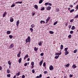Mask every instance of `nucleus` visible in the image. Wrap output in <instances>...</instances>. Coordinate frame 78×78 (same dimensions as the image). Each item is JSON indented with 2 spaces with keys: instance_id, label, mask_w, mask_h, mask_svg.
I'll return each mask as SVG.
<instances>
[{
  "instance_id": "nucleus-1",
  "label": "nucleus",
  "mask_w": 78,
  "mask_h": 78,
  "mask_svg": "<svg viewBox=\"0 0 78 78\" xmlns=\"http://www.w3.org/2000/svg\"><path fill=\"white\" fill-rule=\"evenodd\" d=\"M31 42V38L29 36L26 39L25 42Z\"/></svg>"
},
{
  "instance_id": "nucleus-2",
  "label": "nucleus",
  "mask_w": 78,
  "mask_h": 78,
  "mask_svg": "<svg viewBox=\"0 0 78 78\" xmlns=\"http://www.w3.org/2000/svg\"><path fill=\"white\" fill-rule=\"evenodd\" d=\"M50 19V17H48L47 19L46 20V23H48V22L49 21V20Z\"/></svg>"
},
{
  "instance_id": "nucleus-3",
  "label": "nucleus",
  "mask_w": 78,
  "mask_h": 78,
  "mask_svg": "<svg viewBox=\"0 0 78 78\" xmlns=\"http://www.w3.org/2000/svg\"><path fill=\"white\" fill-rule=\"evenodd\" d=\"M50 19V17H48L47 19L46 20V23H48V22L49 21V20Z\"/></svg>"
},
{
  "instance_id": "nucleus-4",
  "label": "nucleus",
  "mask_w": 78,
  "mask_h": 78,
  "mask_svg": "<svg viewBox=\"0 0 78 78\" xmlns=\"http://www.w3.org/2000/svg\"><path fill=\"white\" fill-rule=\"evenodd\" d=\"M50 70H52L53 69V67L52 65H51L49 67Z\"/></svg>"
},
{
  "instance_id": "nucleus-5",
  "label": "nucleus",
  "mask_w": 78,
  "mask_h": 78,
  "mask_svg": "<svg viewBox=\"0 0 78 78\" xmlns=\"http://www.w3.org/2000/svg\"><path fill=\"white\" fill-rule=\"evenodd\" d=\"M44 62V60H42L39 63V65L40 66H42V63H43V62Z\"/></svg>"
},
{
  "instance_id": "nucleus-6",
  "label": "nucleus",
  "mask_w": 78,
  "mask_h": 78,
  "mask_svg": "<svg viewBox=\"0 0 78 78\" xmlns=\"http://www.w3.org/2000/svg\"><path fill=\"white\" fill-rule=\"evenodd\" d=\"M9 47L10 48H13V47H14V44L13 43L11 44Z\"/></svg>"
},
{
  "instance_id": "nucleus-7",
  "label": "nucleus",
  "mask_w": 78,
  "mask_h": 78,
  "mask_svg": "<svg viewBox=\"0 0 78 78\" xmlns=\"http://www.w3.org/2000/svg\"><path fill=\"white\" fill-rule=\"evenodd\" d=\"M6 14H7V12H4V13L3 14V17H5V16H6Z\"/></svg>"
},
{
  "instance_id": "nucleus-8",
  "label": "nucleus",
  "mask_w": 78,
  "mask_h": 78,
  "mask_svg": "<svg viewBox=\"0 0 78 78\" xmlns=\"http://www.w3.org/2000/svg\"><path fill=\"white\" fill-rule=\"evenodd\" d=\"M20 54H21V52L19 51V53L17 55V57H20Z\"/></svg>"
},
{
  "instance_id": "nucleus-9",
  "label": "nucleus",
  "mask_w": 78,
  "mask_h": 78,
  "mask_svg": "<svg viewBox=\"0 0 78 78\" xmlns=\"http://www.w3.org/2000/svg\"><path fill=\"white\" fill-rule=\"evenodd\" d=\"M19 20H18L16 22V26L17 27L19 26Z\"/></svg>"
},
{
  "instance_id": "nucleus-10",
  "label": "nucleus",
  "mask_w": 78,
  "mask_h": 78,
  "mask_svg": "<svg viewBox=\"0 0 78 78\" xmlns=\"http://www.w3.org/2000/svg\"><path fill=\"white\" fill-rule=\"evenodd\" d=\"M51 6H48L47 8V10H50V9H51Z\"/></svg>"
},
{
  "instance_id": "nucleus-11",
  "label": "nucleus",
  "mask_w": 78,
  "mask_h": 78,
  "mask_svg": "<svg viewBox=\"0 0 78 78\" xmlns=\"http://www.w3.org/2000/svg\"><path fill=\"white\" fill-rule=\"evenodd\" d=\"M18 62L19 63H21V62H22V58H20L19 59Z\"/></svg>"
},
{
  "instance_id": "nucleus-12",
  "label": "nucleus",
  "mask_w": 78,
  "mask_h": 78,
  "mask_svg": "<svg viewBox=\"0 0 78 78\" xmlns=\"http://www.w3.org/2000/svg\"><path fill=\"white\" fill-rule=\"evenodd\" d=\"M28 54H27L24 57V60H25L26 58H28Z\"/></svg>"
},
{
  "instance_id": "nucleus-13",
  "label": "nucleus",
  "mask_w": 78,
  "mask_h": 78,
  "mask_svg": "<svg viewBox=\"0 0 78 78\" xmlns=\"http://www.w3.org/2000/svg\"><path fill=\"white\" fill-rule=\"evenodd\" d=\"M69 53V51H66V52L65 53V56H66V55H68Z\"/></svg>"
},
{
  "instance_id": "nucleus-14",
  "label": "nucleus",
  "mask_w": 78,
  "mask_h": 78,
  "mask_svg": "<svg viewBox=\"0 0 78 78\" xmlns=\"http://www.w3.org/2000/svg\"><path fill=\"white\" fill-rule=\"evenodd\" d=\"M15 3L16 4H19L20 3V4H21V3H22V2H16Z\"/></svg>"
},
{
  "instance_id": "nucleus-15",
  "label": "nucleus",
  "mask_w": 78,
  "mask_h": 78,
  "mask_svg": "<svg viewBox=\"0 0 78 78\" xmlns=\"http://www.w3.org/2000/svg\"><path fill=\"white\" fill-rule=\"evenodd\" d=\"M72 67L73 69H75V68H76V66L75 65H73L72 66Z\"/></svg>"
},
{
  "instance_id": "nucleus-16",
  "label": "nucleus",
  "mask_w": 78,
  "mask_h": 78,
  "mask_svg": "<svg viewBox=\"0 0 78 78\" xmlns=\"http://www.w3.org/2000/svg\"><path fill=\"white\" fill-rule=\"evenodd\" d=\"M38 50V48H36V47H35V48H34V50L35 51H37V50Z\"/></svg>"
},
{
  "instance_id": "nucleus-17",
  "label": "nucleus",
  "mask_w": 78,
  "mask_h": 78,
  "mask_svg": "<svg viewBox=\"0 0 78 78\" xmlns=\"http://www.w3.org/2000/svg\"><path fill=\"white\" fill-rule=\"evenodd\" d=\"M75 26H73L71 28V30H75Z\"/></svg>"
},
{
  "instance_id": "nucleus-18",
  "label": "nucleus",
  "mask_w": 78,
  "mask_h": 78,
  "mask_svg": "<svg viewBox=\"0 0 78 78\" xmlns=\"http://www.w3.org/2000/svg\"><path fill=\"white\" fill-rule=\"evenodd\" d=\"M34 8H35V9H38V6H37V5H34Z\"/></svg>"
},
{
  "instance_id": "nucleus-19",
  "label": "nucleus",
  "mask_w": 78,
  "mask_h": 78,
  "mask_svg": "<svg viewBox=\"0 0 78 78\" xmlns=\"http://www.w3.org/2000/svg\"><path fill=\"white\" fill-rule=\"evenodd\" d=\"M11 33V31L9 30L7 31V34H9Z\"/></svg>"
},
{
  "instance_id": "nucleus-20",
  "label": "nucleus",
  "mask_w": 78,
  "mask_h": 78,
  "mask_svg": "<svg viewBox=\"0 0 78 78\" xmlns=\"http://www.w3.org/2000/svg\"><path fill=\"white\" fill-rule=\"evenodd\" d=\"M35 26H34V24H32L31 25V27L32 28H34Z\"/></svg>"
},
{
  "instance_id": "nucleus-21",
  "label": "nucleus",
  "mask_w": 78,
  "mask_h": 78,
  "mask_svg": "<svg viewBox=\"0 0 78 78\" xmlns=\"http://www.w3.org/2000/svg\"><path fill=\"white\" fill-rule=\"evenodd\" d=\"M8 64H9V66H11V62L10 60L8 61Z\"/></svg>"
},
{
  "instance_id": "nucleus-22",
  "label": "nucleus",
  "mask_w": 78,
  "mask_h": 78,
  "mask_svg": "<svg viewBox=\"0 0 78 78\" xmlns=\"http://www.w3.org/2000/svg\"><path fill=\"white\" fill-rule=\"evenodd\" d=\"M49 33L50 34H54V32L53 31H49Z\"/></svg>"
},
{
  "instance_id": "nucleus-23",
  "label": "nucleus",
  "mask_w": 78,
  "mask_h": 78,
  "mask_svg": "<svg viewBox=\"0 0 78 78\" xmlns=\"http://www.w3.org/2000/svg\"><path fill=\"white\" fill-rule=\"evenodd\" d=\"M14 21V19L13 18H11L10 19V21L11 22H12Z\"/></svg>"
},
{
  "instance_id": "nucleus-24",
  "label": "nucleus",
  "mask_w": 78,
  "mask_h": 78,
  "mask_svg": "<svg viewBox=\"0 0 78 78\" xmlns=\"http://www.w3.org/2000/svg\"><path fill=\"white\" fill-rule=\"evenodd\" d=\"M60 49L61 50H62L63 49V45L62 44L60 46Z\"/></svg>"
},
{
  "instance_id": "nucleus-25",
  "label": "nucleus",
  "mask_w": 78,
  "mask_h": 78,
  "mask_svg": "<svg viewBox=\"0 0 78 78\" xmlns=\"http://www.w3.org/2000/svg\"><path fill=\"white\" fill-rule=\"evenodd\" d=\"M16 75V76H19V75H20V72H19L18 73H17Z\"/></svg>"
},
{
  "instance_id": "nucleus-26",
  "label": "nucleus",
  "mask_w": 78,
  "mask_h": 78,
  "mask_svg": "<svg viewBox=\"0 0 78 78\" xmlns=\"http://www.w3.org/2000/svg\"><path fill=\"white\" fill-rule=\"evenodd\" d=\"M42 2H43V0H40L39 1V3L40 4H41V3H42Z\"/></svg>"
},
{
  "instance_id": "nucleus-27",
  "label": "nucleus",
  "mask_w": 78,
  "mask_h": 78,
  "mask_svg": "<svg viewBox=\"0 0 78 78\" xmlns=\"http://www.w3.org/2000/svg\"><path fill=\"white\" fill-rule=\"evenodd\" d=\"M59 55H58V56H55V59H58V58H59Z\"/></svg>"
},
{
  "instance_id": "nucleus-28",
  "label": "nucleus",
  "mask_w": 78,
  "mask_h": 78,
  "mask_svg": "<svg viewBox=\"0 0 78 78\" xmlns=\"http://www.w3.org/2000/svg\"><path fill=\"white\" fill-rule=\"evenodd\" d=\"M75 10L74 9H73L72 10H70V13H72V12H74Z\"/></svg>"
},
{
  "instance_id": "nucleus-29",
  "label": "nucleus",
  "mask_w": 78,
  "mask_h": 78,
  "mask_svg": "<svg viewBox=\"0 0 78 78\" xmlns=\"http://www.w3.org/2000/svg\"><path fill=\"white\" fill-rule=\"evenodd\" d=\"M78 51V50H77V49H76V50H74L73 51L74 53H76V51Z\"/></svg>"
},
{
  "instance_id": "nucleus-30",
  "label": "nucleus",
  "mask_w": 78,
  "mask_h": 78,
  "mask_svg": "<svg viewBox=\"0 0 78 78\" xmlns=\"http://www.w3.org/2000/svg\"><path fill=\"white\" fill-rule=\"evenodd\" d=\"M57 23H58V21H57L54 23L53 25H56V24Z\"/></svg>"
},
{
  "instance_id": "nucleus-31",
  "label": "nucleus",
  "mask_w": 78,
  "mask_h": 78,
  "mask_svg": "<svg viewBox=\"0 0 78 78\" xmlns=\"http://www.w3.org/2000/svg\"><path fill=\"white\" fill-rule=\"evenodd\" d=\"M70 66V64L68 63V64H66V67H69Z\"/></svg>"
},
{
  "instance_id": "nucleus-32",
  "label": "nucleus",
  "mask_w": 78,
  "mask_h": 78,
  "mask_svg": "<svg viewBox=\"0 0 78 78\" xmlns=\"http://www.w3.org/2000/svg\"><path fill=\"white\" fill-rule=\"evenodd\" d=\"M30 31L31 32H33V29L32 28H30Z\"/></svg>"
},
{
  "instance_id": "nucleus-33",
  "label": "nucleus",
  "mask_w": 78,
  "mask_h": 78,
  "mask_svg": "<svg viewBox=\"0 0 78 78\" xmlns=\"http://www.w3.org/2000/svg\"><path fill=\"white\" fill-rule=\"evenodd\" d=\"M68 37L69 38V39H71V37H72V35L69 34L68 36Z\"/></svg>"
},
{
  "instance_id": "nucleus-34",
  "label": "nucleus",
  "mask_w": 78,
  "mask_h": 78,
  "mask_svg": "<svg viewBox=\"0 0 78 78\" xmlns=\"http://www.w3.org/2000/svg\"><path fill=\"white\" fill-rule=\"evenodd\" d=\"M9 37H10V39H12V37H13L12 35H9Z\"/></svg>"
},
{
  "instance_id": "nucleus-35",
  "label": "nucleus",
  "mask_w": 78,
  "mask_h": 78,
  "mask_svg": "<svg viewBox=\"0 0 78 78\" xmlns=\"http://www.w3.org/2000/svg\"><path fill=\"white\" fill-rule=\"evenodd\" d=\"M34 62H32L31 63V66H34Z\"/></svg>"
},
{
  "instance_id": "nucleus-36",
  "label": "nucleus",
  "mask_w": 78,
  "mask_h": 78,
  "mask_svg": "<svg viewBox=\"0 0 78 78\" xmlns=\"http://www.w3.org/2000/svg\"><path fill=\"white\" fill-rule=\"evenodd\" d=\"M43 67H45L46 66V63L45 62H44L43 63Z\"/></svg>"
},
{
  "instance_id": "nucleus-37",
  "label": "nucleus",
  "mask_w": 78,
  "mask_h": 78,
  "mask_svg": "<svg viewBox=\"0 0 78 78\" xmlns=\"http://www.w3.org/2000/svg\"><path fill=\"white\" fill-rule=\"evenodd\" d=\"M45 9V7H43V8H41L40 10L41 11H44Z\"/></svg>"
},
{
  "instance_id": "nucleus-38",
  "label": "nucleus",
  "mask_w": 78,
  "mask_h": 78,
  "mask_svg": "<svg viewBox=\"0 0 78 78\" xmlns=\"http://www.w3.org/2000/svg\"><path fill=\"white\" fill-rule=\"evenodd\" d=\"M7 77H9V78L10 76H11V75H10V74H8L7 75Z\"/></svg>"
},
{
  "instance_id": "nucleus-39",
  "label": "nucleus",
  "mask_w": 78,
  "mask_h": 78,
  "mask_svg": "<svg viewBox=\"0 0 78 78\" xmlns=\"http://www.w3.org/2000/svg\"><path fill=\"white\" fill-rule=\"evenodd\" d=\"M68 49V48H65V50L66 51H67V50Z\"/></svg>"
},
{
  "instance_id": "nucleus-40",
  "label": "nucleus",
  "mask_w": 78,
  "mask_h": 78,
  "mask_svg": "<svg viewBox=\"0 0 78 78\" xmlns=\"http://www.w3.org/2000/svg\"><path fill=\"white\" fill-rule=\"evenodd\" d=\"M44 53H42L40 54V55L41 56H44Z\"/></svg>"
},
{
  "instance_id": "nucleus-41",
  "label": "nucleus",
  "mask_w": 78,
  "mask_h": 78,
  "mask_svg": "<svg viewBox=\"0 0 78 78\" xmlns=\"http://www.w3.org/2000/svg\"><path fill=\"white\" fill-rule=\"evenodd\" d=\"M78 17V15H77L74 18V19H77Z\"/></svg>"
},
{
  "instance_id": "nucleus-42",
  "label": "nucleus",
  "mask_w": 78,
  "mask_h": 78,
  "mask_svg": "<svg viewBox=\"0 0 78 78\" xmlns=\"http://www.w3.org/2000/svg\"><path fill=\"white\" fill-rule=\"evenodd\" d=\"M38 44L40 46V45H42V43H41V42H40L38 43Z\"/></svg>"
},
{
  "instance_id": "nucleus-43",
  "label": "nucleus",
  "mask_w": 78,
  "mask_h": 78,
  "mask_svg": "<svg viewBox=\"0 0 78 78\" xmlns=\"http://www.w3.org/2000/svg\"><path fill=\"white\" fill-rule=\"evenodd\" d=\"M7 72L8 73H10V71H9V69H7Z\"/></svg>"
},
{
  "instance_id": "nucleus-44",
  "label": "nucleus",
  "mask_w": 78,
  "mask_h": 78,
  "mask_svg": "<svg viewBox=\"0 0 78 78\" xmlns=\"http://www.w3.org/2000/svg\"><path fill=\"white\" fill-rule=\"evenodd\" d=\"M14 6H15V5H14V4H12L11 5V8H12V7H14Z\"/></svg>"
},
{
  "instance_id": "nucleus-45",
  "label": "nucleus",
  "mask_w": 78,
  "mask_h": 78,
  "mask_svg": "<svg viewBox=\"0 0 78 78\" xmlns=\"http://www.w3.org/2000/svg\"><path fill=\"white\" fill-rule=\"evenodd\" d=\"M70 34H73V30H71L70 31Z\"/></svg>"
},
{
  "instance_id": "nucleus-46",
  "label": "nucleus",
  "mask_w": 78,
  "mask_h": 78,
  "mask_svg": "<svg viewBox=\"0 0 78 78\" xmlns=\"http://www.w3.org/2000/svg\"><path fill=\"white\" fill-rule=\"evenodd\" d=\"M56 11H57V12L58 11H59V9H58V8H57L56 9Z\"/></svg>"
},
{
  "instance_id": "nucleus-47",
  "label": "nucleus",
  "mask_w": 78,
  "mask_h": 78,
  "mask_svg": "<svg viewBox=\"0 0 78 78\" xmlns=\"http://www.w3.org/2000/svg\"><path fill=\"white\" fill-rule=\"evenodd\" d=\"M48 3H49V2H46V3H45V5L46 6H47V5H48Z\"/></svg>"
},
{
  "instance_id": "nucleus-48",
  "label": "nucleus",
  "mask_w": 78,
  "mask_h": 78,
  "mask_svg": "<svg viewBox=\"0 0 78 78\" xmlns=\"http://www.w3.org/2000/svg\"><path fill=\"white\" fill-rule=\"evenodd\" d=\"M34 14H35V13H34V12L32 13V16H34Z\"/></svg>"
},
{
  "instance_id": "nucleus-49",
  "label": "nucleus",
  "mask_w": 78,
  "mask_h": 78,
  "mask_svg": "<svg viewBox=\"0 0 78 78\" xmlns=\"http://www.w3.org/2000/svg\"><path fill=\"white\" fill-rule=\"evenodd\" d=\"M32 72L33 73H35V71H34V69H33L32 70Z\"/></svg>"
},
{
  "instance_id": "nucleus-50",
  "label": "nucleus",
  "mask_w": 78,
  "mask_h": 78,
  "mask_svg": "<svg viewBox=\"0 0 78 78\" xmlns=\"http://www.w3.org/2000/svg\"><path fill=\"white\" fill-rule=\"evenodd\" d=\"M74 20L73 19H72V20H70V22H73V21Z\"/></svg>"
},
{
  "instance_id": "nucleus-51",
  "label": "nucleus",
  "mask_w": 78,
  "mask_h": 78,
  "mask_svg": "<svg viewBox=\"0 0 78 78\" xmlns=\"http://www.w3.org/2000/svg\"><path fill=\"white\" fill-rule=\"evenodd\" d=\"M48 5H49V6H52V4L50 2H49Z\"/></svg>"
},
{
  "instance_id": "nucleus-52",
  "label": "nucleus",
  "mask_w": 78,
  "mask_h": 78,
  "mask_svg": "<svg viewBox=\"0 0 78 78\" xmlns=\"http://www.w3.org/2000/svg\"><path fill=\"white\" fill-rule=\"evenodd\" d=\"M78 9V5H77L75 9Z\"/></svg>"
},
{
  "instance_id": "nucleus-53",
  "label": "nucleus",
  "mask_w": 78,
  "mask_h": 78,
  "mask_svg": "<svg viewBox=\"0 0 78 78\" xmlns=\"http://www.w3.org/2000/svg\"><path fill=\"white\" fill-rule=\"evenodd\" d=\"M69 77H70V78H71L72 77H73V75H72V74H70L69 75Z\"/></svg>"
},
{
  "instance_id": "nucleus-54",
  "label": "nucleus",
  "mask_w": 78,
  "mask_h": 78,
  "mask_svg": "<svg viewBox=\"0 0 78 78\" xmlns=\"http://www.w3.org/2000/svg\"><path fill=\"white\" fill-rule=\"evenodd\" d=\"M2 66H0V70H2Z\"/></svg>"
},
{
  "instance_id": "nucleus-55",
  "label": "nucleus",
  "mask_w": 78,
  "mask_h": 78,
  "mask_svg": "<svg viewBox=\"0 0 78 78\" xmlns=\"http://www.w3.org/2000/svg\"><path fill=\"white\" fill-rule=\"evenodd\" d=\"M24 66H27V63L26 62L24 65Z\"/></svg>"
},
{
  "instance_id": "nucleus-56",
  "label": "nucleus",
  "mask_w": 78,
  "mask_h": 78,
  "mask_svg": "<svg viewBox=\"0 0 78 78\" xmlns=\"http://www.w3.org/2000/svg\"><path fill=\"white\" fill-rule=\"evenodd\" d=\"M42 76V74H40L39 77H40V78H41Z\"/></svg>"
},
{
  "instance_id": "nucleus-57",
  "label": "nucleus",
  "mask_w": 78,
  "mask_h": 78,
  "mask_svg": "<svg viewBox=\"0 0 78 78\" xmlns=\"http://www.w3.org/2000/svg\"><path fill=\"white\" fill-rule=\"evenodd\" d=\"M44 74H46V73H47V71H44Z\"/></svg>"
},
{
  "instance_id": "nucleus-58",
  "label": "nucleus",
  "mask_w": 78,
  "mask_h": 78,
  "mask_svg": "<svg viewBox=\"0 0 78 78\" xmlns=\"http://www.w3.org/2000/svg\"><path fill=\"white\" fill-rule=\"evenodd\" d=\"M25 76L24 75H23L22 76V78H25Z\"/></svg>"
},
{
  "instance_id": "nucleus-59",
  "label": "nucleus",
  "mask_w": 78,
  "mask_h": 78,
  "mask_svg": "<svg viewBox=\"0 0 78 78\" xmlns=\"http://www.w3.org/2000/svg\"><path fill=\"white\" fill-rule=\"evenodd\" d=\"M72 26H71V25H69V26H68V27L69 28H70Z\"/></svg>"
},
{
  "instance_id": "nucleus-60",
  "label": "nucleus",
  "mask_w": 78,
  "mask_h": 78,
  "mask_svg": "<svg viewBox=\"0 0 78 78\" xmlns=\"http://www.w3.org/2000/svg\"><path fill=\"white\" fill-rule=\"evenodd\" d=\"M61 53H62L61 52L58 53V56L59 55H61Z\"/></svg>"
},
{
  "instance_id": "nucleus-61",
  "label": "nucleus",
  "mask_w": 78,
  "mask_h": 78,
  "mask_svg": "<svg viewBox=\"0 0 78 78\" xmlns=\"http://www.w3.org/2000/svg\"><path fill=\"white\" fill-rule=\"evenodd\" d=\"M55 55H58V53H55Z\"/></svg>"
},
{
  "instance_id": "nucleus-62",
  "label": "nucleus",
  "mask_w": 78,
  "mask_h": 78,
  "mask_svg": "<svg viewBox=\"0 0 78 78\" xmlns=\"http://www.w3.org/2000/svg\"><path fill=\"white\" fill-rule=\"evenodd\" d=\"M70 7H71V8H73V5H70Z\"/></svg>"
},
{
  "instance_id": "nucleus-63",
  "label": "nucleus",
  "mask_w": 78,
  "mask_h": 78,
  "mask_svg": "<svg viewBox=\"0 0 78 78\" xmlns=\"http://www.w3.org/2000/svg\"><path fill=\"white\" fill-rule=\"evenodd\" d=\"M36 78H40V77H39V76H37V77H36Z\"/></svg>"
},
{
  "instance_id": "nucleus-64",
  "label": "nucleus",
  "mask_w": 78,
  "mask_h": 78,
  "mask_svg": "<svg viewBox=\"0 0 78 78\" xmlns=\"http://www.w3.org/2000/svg\"><path fill=\"white\" fill-rule=\"evenodd\" d=\"M16 78V76L15 75V76H14L13 78Z\"/></svg>"
}]
</instances>
